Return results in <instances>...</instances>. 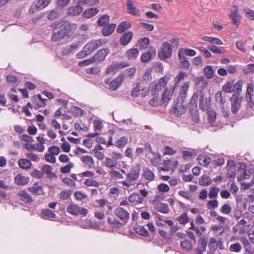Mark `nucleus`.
Returning a JSON list of instances; mask_svg holds the SVG:
<instances>
[{"mask_svg":"<svg viewBox=\"0 0 254 254\" xmlns=\"http://www.w3.org/2000/svg\"><path fill=\"white\" fill-rule=\"evenodd\" d=\"M50 27L53 30L51 41L57 42L66 37H69L77 28V24L71 23L68 20L60 19L55 21Z\"/></svg>","mask_w":254,"mask_h":254,"instance_id":"1","label":"nucleus"},{"mask_svg":"<svg viewBox=\"0 0 254 254\" xmlns=\"http://www.w3.org/2000/svg\"><path fill=\"white\" fill-rule=\"evenodd\" d=\"M104 43L105 42L102 41L101 39L96 40H92L83 47L82 51L79 52L77 54V58L78 59H82L84 58L94 51Z\"/></svg>","mask_w":254,"mask_h":254,"instance_id":"2","label":"nucleus"},{"mask_svg":"<svg viewBox=\"0 0 254 254\" xmlns=\"http://www.w3.org/2000/svg\"><path fill=\"white\" fill-rule=\"evenodd\" d=\"M198 97L197 93H194L189 104L187 105L189 106V113L191 115L192 120L195 124H197L199 122V116L197 104Z\"/></svg>","mask_w":254,"mask_h":254,"instance_id":"3","label":"nucleus"},{"mask_svg":"<svg viewBox=\"0 0 254 254\" xmlns=\"http://www.w3.org/2000/svg\"><path fill=\"white\" fill-rule=\"evenodd\" d=\"M172 55V49L170 44L167 42H164L158 51V56L160 60L164 61L166 59L170 58Z\"/></svg>","mask_w":254,"mask_h":254,"instance_id":"4","label":"nucleus"},{"mask_svg":"<svg viewBox=\"0 0 254 254\" xmlns=\"http://www.w3.org/2000/svg\"><path fill=\"white\" fill-rule=\"evenodd\" d=\"M231 101V111L234 114H236L240 107L243 101V97L239 96L238 93H234L230 98Z\"/></svg>","mask_w":254,"mask_h":254,"instance_id":"5","label":"nucleus"},{"mask_svg":"<svg viewBox=\"0 0 254 254\" xmlns=\"http://www.w3.org/2000/svg\"><path fill=\"white\" fill-rule=\"evenodd\" d=\"M52 0H38L33 3L29 9V12L34 14L35 12L43 9L48 6Z\"/></svg>","mask_w":254,"mask_h":254,"instance_id":"6","label":"nucleus"},{"mask_svg":"<svg viewBox=\"0 0 254 254\" xmlns=\"http://www.w3.org/2000/svg\"><path fill=\"white\" fill-rule=\"evenodd\" d=\"M75 5L68 7L66 14L68 16L75 17L79 15L83 11V7L80 5L79 0H74Z\"/></svg>","mask_w":254,"mask_h":254,"instance_id":"7","label":"nucleus"},{"mask_svg":"<svg viewBox=\"0 0 254 254\" xmlns=\"http://www.w3.org/2000/svg\"><path fill=\"white\" fill-rule=\"evenodd\" d=\"M187 108V104L175 101V104L172 109V112L178 117H181L186 112Z\"/></svg>","mask_w":254,"mask_h":254,"instance_id":"8","label":"nucleus"},{"mask_svg":"<svg viewBox=\"0 0 254 254\" xmlns=\"http://www.w3.org/2000/svg\"><path fill=\"white\" fill-rule=\"evenodd\" d=\"M189 82H185L183 85L181 87L179 92V95L176 101H179L181 103H184L185 100L187 97V92L189 87Z\"/></svg>","mask_w":254,"mask_h":254,"instance_id":"9","label":"nucleus"},{"mask_svg":"<svg viewBox=\"0 0 254 254\" xmlns=\"http://www.w3.org/2000/svg\"><path fill=\"white\" fill-rule=\"evenodd\" d=\"M115 214L125 223L128 222L129 218V213L123 208L118 207L114 210Z\"/></svg>","mask_w":254,"mask_h":254,"instance_id":"10","label":"nucleus"},{"mask_svg":"<svg viewBox=\"0 0 254 254\" xmlns=\"http://www.w3.org/2000/svg\"><path fill=\"white\" fill-rule=\"evenodd\" d=\"M207 238L206 237H201L198 242V247L194 249L196 254H203V252L205 251L207 245Z\"/></svg>","mask_w":254,"mask_h":254,"instance_id":"11","label":"nucleus"},{"mask_svg":"<svg viewBox=\"0 0 254 254\" xmlns=\"http://www.w3.org/2000/svg\"><path fill=\"white\" fill-rule=\"evenodd\" d=\"M140 169V165L137 164L132 166L127 174V177L131 180L135 181L138 179L139 176V171Z\"/></svg>","mask_w":254,"mask_h":254,"instance_id":"12","label":"nucleus"},{"mask_svg":"<svg viewBox=\"0 0 254 254\" xmlns=\"http://www.w3.org/2000/svg\"><path fill=\"white\" fill-rule=\"evenodd\" d=\"M176 90V85H174L170 90L165 89L162 96V101L166 104L172 99L173 94Z\"/></svg>","mask_w":254,"mask_h":254,"instance_id":"13","label":"nucleus"},{"mask_svg":"<svg viewBox=\"0 0 254 254\" xmlns=\"http://www.w3.org/2000/svg\"><path fill=\"white\" fill-rule=\"evenodd\" d=\"M156 55V49L151 47L149 50L143 53L140 58V61L142 63L148 62L153 57Z\"/></svg>","mask_w":254,"mask_h":254,"instance_id":"14","label":"nucleus"},{"mask_svg":"<svg viewBox=\"0 0 254 254\" xmlns=\"http://www.w3.org/2000/svg\"><path fill=\"white\" fill-rule=\"evenodd\" d=\"M133 0H127L126 5L128 13L137 16L140 15V11L139 9L133 6Z\"/></svg>","mask_w":254,"mask_h":254,"instance_id":"15","label":"nucleus"},{"mask_svg":"<svg viewBox=\"0 0 254 254\" xmlns=\"http://www.w3.org/2000/svg\"><path fill=\"white\" fill-rule=\"evenodd\" d=\"M133 34L131 31L124 33L120 38L119 42L121 45H127L132 40Z\"/></svg>","mask_w":254,"mask_h":254,"instance_id":"16","label":"nucleus"},{"mask_svg":"<svg viewBox=\"0 0 254 254\" xmlns=\"http://www.w3.org/2000/svg\"><path fill=\"white\" fill-rule=\"evenodd\" d=\"M110 52V50L108 48L103 49L99 50L97 53L93 56L95 58V61L99 62H102L104 60L106 56Z\"/></svg>","mask_w":254,"mask_h":254,"instance_id":"17","label":"nucleus"},{"mask_svg":"<svg viewBox=\"0 0 254 254\" xmlns=\"http://www.w3.org/2000/svg\"><path fill=\"white\" fill-rule=\"evenodd\" d=\"M196 52L195 50L193 49H190L189 48H181L179 50L178 52V58L181 59V57H183V56H185L186 55L189 56H193L195 55Z\"/></svg>","mask_w":254,"mask_h":254,"instance_id":"18","label":"nucleus"},{"mask_svg":"<svg viewBox=\"0 0 254 254\" xmlns=\"http://www.w3.org/2000/svg\"><path fill=\"white\" fill-rule=\"evenodd\" d=\"M99 11L96 7L90 8L82 12V16L85 18H90L97 14Z\"/></svg>","mask_w":254,"mask_h":254,"instance_id":"19","label":"nucleus"},{"mask_svg":"<svg viewBox=\"0 0 254 254\" xmlns=\"http://www.w3.org/2000/svg\"><path fill=\"white\" fill-rule=\"evenodd\" d=\"M122 74H119L114 80H112V91L117 90L120 87L124 81Z\"/></svg>","mask_w":254,"mask_h":254,"instance_id":"20","label":"nucleus"},{"mask_svg":"<svg viewBox=\"0 0 254 254\" xmlns=\"http://www.w3.org/2000/svg\"><path fill=\"white\" fill-rule=\"evenodd\" d=\"M15 183L18 186L27 185L29 182V178L23 176L21 174H18L14 178Z\"/></svg>","mask_w":254,"mask_h":254,"instance_id":"21","label":"nucleus"},{"mask_svg":"<svg viewBox=\"0 0 254 254\" xmlns=\"http://www.w3.org/2000/svg\"><path fill=\"white\" fill-rule=\"evenodd\" d=\"M131 27V24L130 22L124 21L118 25L117 28V32L120 34L123 33L126 30L130 28Z\"/></svg>","mask_w":254,"mask_h":254,"instance_id":"22","label":"nucleus"},{"mask_svg":"<svg viewBox=\"0 0 254 254\" xmlns=\"http://www.w3.org/2000/svg\"><path fill=\"white\" fill-rule=\"evenodd\" d=\"M197 160L200 165L206 167L211 162V158L208 156L204 154L198 155Z\"/></svg>","mask_w":254,"mask_h":254,"instance_id":"23","label":"nucleus"},{"mask_svg":"<svg viewBox=\"0 0 254 254\" xmlns=\"http://www.w3.org/2000/svg\"><path fill=\"white\" fill-rule=\"evenodd\" d=\"M133 229L138 234L147 237L149 236V233L148 230L144 228V226H134L133 227Z\"/></svg>","mask_w":254,"mask_h":254,"instance_id":"24","label":"nucleus"},{"mask_svg":"<svg viewBox=\"0 0 254 254\" xmlns=\"http://www.w3.org/2000/svg\"><path fill=\"white\" fill-rule=\"evenodd\" d=\"M203 73L206 78L212 79L214 75V70L211 65H206L203 69Z\"/></svg>","mask_w":254,"mask_h":254,"instance_id":"25","label":"nucleus"},{"mask_svg":"<svg viewBox=\"0 0 254 254\" xmlns=\"http://www.w3.org/2000/svg\"><path fill=\"white\" fill-rule=\"evenodd\" d=\"M149 42L150 40L147 37L141 38L138 41L136 46L138 47L140 50H142L148 47Z\"/></svg>","mask_w":254,"mask_h":254,"instance_id":"26","label":"nucleus"},{"mask_svg":"<svg viewBox=\"0 0 254 254\" xmlns=\"http://www.w3.org/2000/svg\"><path fill=\"white\" fill-rule=\"evenodd\" d=\"M18 195L20 196L21 199L26 203L32 201V197L25 190H20L18 193Z\"/></svg>","mask_w":254,"mask_h":254,"instance_id":"27","label":"nucleus"},{"mask_svg":"<svg viewBox=\"0 0 254 254\" xmlns=\"http://www.w3.org/2000/svg\"><path fill=\"white\" fill-rule=\"evenodd\" d=\"M129 65V63L125 61H122L118 63H114L112 64V72H116L117 70L122 69L128 66Z\"/></svg>","mask_w":254,"mask_h":254,"instance_id":"28","label":"nucleus"},{"mask_svg":"<svg viewBox=\"0 0 254 254\" xmlns=\"http://www.w3.org/2000/svg\"><path fill=\"white\" fill-rule=\"evenodd\" d=\"M136 70V69L135 67H132L126 69L123 72L120 73V74H123L124 79L125 77L132 78L134 77Z\"/></svg>","mask_w":254,"mask_h":254,"instance_id":"29","label":"nucleus"},{"mask_svg":"<svg viewBox=\"0 0 254 254\" xmlns=\"http://www.w3.org/2000/svg\"><path fill=\"white\" fill-rule=\"evenodd\" d=\"M60 16L58 9L56 8L53 10H49L47 11V19L48 20H53L57 19Z\"/></svg>","mask_w":254,"mask_h":254,"instance_id":"30","label":"nucleus"},{"mask_svg":"<svg viewBox=\"0 0 254 254\" xmlns=\"http://www.w3.org/2000/svg\"><path fill=\"white\" fill-rule=\"evenodd\" d=\"M230 16L233 21V24L238 26L239 25L240 23V16L238 12L237 7H236V9H235L230 14Z\"/></svg>","mask_w":254,"mask_h":254,"instance_id":"31","label":"nucleus"},{"mask_svg":"<svg viewBox=\"0 0 254 254\" xmlns=\"http://www.w3.org/2000/svg\"><path fill=\"white\" fill-rule=\"evenodd\" d=\"M139 54L138 50L137 48H132L128 50L126 53V56L129 60L136 59Z\"/></svg>","mask_w":254,"mask_h":254,"instance_id":"32","label":"nucleus"},{"mask_svg":"<svg viewBox=\"0 0 254 254\" xmlns=\"http://www.w3.org/2000/svg\"><path fill=\"white\" fill-rule=\"evenodd\" d=\"M155 209L157 211L164 214L168 213L170 211L168 205L164 203H159L157 204L156 206Z\"/></svg>","mask_w":254,"mask_h":254,"instance_id":"33","label":"nucleus"},{"mask_svg":"<svg viewBox=\"0 0 254 254\" xmlns=\"http://www.w3.org/2000/svg\"><path fill=\"white\" fill-rule=\"evenodd\" d=\"M19 167L24 169H28L31 168L32 163L31 161L27 159H21L18 161Z\"/></svg>","mask_w":254,"mask_h":254,"instance_id":"34","label":"nucleus"},{"mask_svg":"<svg viewBox=\"0 0 254 254\" xmlns=\"http://www.w3.org/2000/svg\"><path fill=\"white\" fill-rule=\"evenodd\" d=\"M68 112L71 113L74 117L82 116L84 113L83 110L77 106H73Z\"/></svg>","mask_w":254,"mask_h":254,"instance_id":"35","label":"nucleus"},{"mask_svg":"<svg viewBox=\"0 0 254 254\" xmlns=\"http://www.w3.org/2000/svg\"><path fill=\"white\" fill-rule=\"evenodd\" d=\"M202 39L205 41L208 42L211 44H214L218 45H221L223 44V42L217 38L204 36Z\"/></svg>","mask_w":254,"mask_h":254,"instance_id":"36","label":"nucleus"},{"mask_svg":"<svg viewBox=\"0 0 254 254\" xmlns=\"http://www.w3.org/2000/svg\"><path fill=\"white\" fill-rule=\"evenodd\" d=\"M67 211L74 215H77L80 212V208L76 205L71 204L67 206Z\"/></svg>","mask_w":254,"mask_h":254,"instance_id":"37","label":"nucleus"},{"mask_svg":"<svg viewBox=\"0 0 254 254\" xmlns=\"http://www.w3.org/2000/svg\"><path fill=\"white\" fill-rule=\"evenodd\" d=\"M110 16L105 14L100 17L97 20V23L100 26H104L109 22Z\"/></svg>","mask_w":254,"mask_h":254,"instance_id":"38","label":"nucleus"},{"mask_svg":"<svg viewBox=\"0 0 254 254\" xmlns=\"http://www.w3.org/2000/svg\"><path fill=\"white\" fill-rule=\"evenodd\" d=\"M212 183V181L210 177L206 175H203L202 176L199 180V184L202 186H208Z\"/></svg>","mask_w":254,"mask_h":254,"instance_id":"39","label":"nucleus"},{"mask_svg":"<svg viewBox=\"0 0 254 254\" xmlns=\"http://www.w3.org/2000/svg\"><path fill=\"white\" fill-rule=\"evenodd\" d=\"M81 161L88 165L89 168H92L94 166V163L92 157L89 155H85L81 157Z\"/></svg>","mask_w":254,"mask_h":254,"instance_id":"40","label":"nucleus"},{"mask_svg":"<svg viewBox=\"0 0 254 254\" xmlns=\"http://www.w3.org/2000/svg\"><path fill=\"white\" fill-rule=\"evenodd\" d=\"M72 193L73 191L72 190H63L61 191L59 197L62 200L67 199L70 198Z\"/></svg>","mask_w":254,"mask_h":254,"instance_id":"41","label":"nucleus"},{"mask_svg":"<svg viewBox=\"0 0 254 254\" xmlns=\"http://www.w3.org/2000/svg\"><path fill=\"white\" fill-rule=\"evenodd\" d=\"M181 58V59H179L181 63L180 67L181 68L189 69L190 67V63L189 61L187 60L186 56H183V57Z\"/></svg>","mask_w":254,"mask_h":254,"instance_id":"42","label":"nucleus"},{"mask_svg":"<svg viewBox=\"0 0 254 254\" xmlns=\"http://www.w3.org/2000/svg\"><path fill=\"white\" fill-rule=\"evenodd\" d=\"M234 81H227L222 87V90L226 93H231L234 91Z\"/></svg>","mask_w":254,"mask_h":254,"instance_id":"43","label":"nucleus"},{"mask_svg":"<svg viewBox=\"0 0 254 254\" xmlns=\"http://www.w3.org/2000/svg\"><path fill=\"white\" fill-rule=\"evenodd\" d=\"M143 175L147 181H151L154 179L155 176L153 172L148 168L144 170Z\"/></svg>","mask_w":254,"mask_h":254,"instance_id":"44","label":"nucleus"},{"mask_svg":"<svg viewBox=\"0 0 254 254\" xmlns=\"http://www.w3.org/2000/svg\"><path fill=\"white\" fill-rule=\"evenodd\" d=\"M28 190L32 193H36L38 195H41L44 193L43 188L42 186L37 187H31L28 188Z\"/></svg>","mask_w":254,"mask_h":254,"instance_id":"45","label":"nucleus"},{"mask_svg":"<svg viewBox=\"0 0 254 254\" xmlns=\"http://www.w3.org/2000/svg\"><path fill=\"white\" fill-rule=\"evenodd\" d=\"M127 137L124 136L118 140L115 145L118 148H123L127 144Z\"/></svg>","mask_w":254,"mask_h":254,"instance_id":"46","label":"nucleus"},{"mask_svg":"<svg viewBox=\"0 0 254 254\" xmlns=\"http://www.w3.org/2000/svg\"><path fill=\"white\" fill-rule=\"evenodd\" d=\"M41 214L49 218H55L56 217L54 212L48 208L43 209Z\"/></svg>","mask_w":254,"mask_h":254,"instance_id":"47","label":"nucleus"},{"mask_svg":"<svg viewBox=\"0 0 254 254\" xmlns=\"http://www.w3.org/2000/svg\"><path fill=\"white\" fill-rule=\"evenodd\" d=\"M81 45V42L78 41L76 43H73L71 44L69 47H66L65 50L66 51L67 54L73 52V50L77 49Z\"/></svg>","mask_w":254,"mask_h":254,"instance_id":"48","label":"nucleus"},{"mask_svg":"<svg viewBox=\"0 0 254 254\" xmlns=\"http://www.w3.org/2000/svg\"><path fill=\"white\" fill-rule=\"evenodd\" d=\"M219 191V189L216 187H211L210 191L208 193V196L210 198L213 199L217 196L218 192Z\"/></svg>","mask_w":254,"mask_h":254,"instance_id":"49","label":"nucleus"},{"mask_svg":"<svg viewBox=\"0 0 254 254\" xmlns=\"http://www.w3.org/2000/svg\"><path fill=\"white\" fill-rule=\"evenodd\" d=\"M181 247L183 249L188 251L191 250L192 248L191 242L186 239L181 242Z\"/></svg>","mask_w":254,"mask_h":254,"instance_id":"50","label":"nucleus"},{"mask_svg":"<svg viewBox=\"0 0 254 254\" xmlns=\"http://www.w3.org/2000/svg\"><path fill=\"white\" fill-rule=\"evenodd\" d=\"M209 250L208 251L215 252L217 249V245L216 244V240L214 238H211L209 240V243L208 244Z\"/></svg>","mask_w":254,"mask_h":254,"instance_id":"51","label":"nucleus"},{"mask_svg":"<svg viewBox=\"0 0 254 254\" xmlns=\"http://www.w3.org/2000/svg\"><path fill=\"white\" fill-rule=\"evenodd\" d=\"M74 166V164L72 162H69L68 164L60 168L61 172L63 174L69 173L70 170Z\"/></svg>","mask_w":254,"mask_h":254,"instance_id":"52","label":"nucleus"},{"mask_svg":"<svg viewBox=\"0 0 254 254\" xmlns=\"http://www.w3.org/2000/svg\"><path fill=\"white\" fill-rule=\"evenodd\" d=\"M195 83L197 85L201 84L202 88L204 89L206 87L208 82L203 76H201L195 79Z\"/></svg>","mask_w":254,"mask_h":254,"instance_id":"53","label":"nucleus"},{"mask_svg":"<svg viewBox=\"0 0 254 254\" xmlns=\"http://www.w3.org/2000/svg\"><path fill=\"white\" fill-rule=\"evenodd\" d=\"M176 219L182 224H185L189 221V218L188 217L186 213H184L178 217Z\"/></svg>","mask_w":254,"mask_h":254,"instance_id":"54","label":"nucleus"},{"mask_svg":"<svg viewBox=\"0 0 254 254\" xmlns=\"http://www.w3.org/2000/svg\"><path fill=\"white\" fill-rule=\"evenodd\" d=\"M208 119L209 122L212 124L214 122L216 118V112L213 110H209L207 111Z\"/></svg>","mask_w":254,"mask_h":254,"instance_id":"55","label":"nucleus"},{"mask_svg":"<svg viewBox=\"0 0 254 254\" xmlns=\"http://www.w3.org/2000/svg\"><path fill=\"white\" fill-rule=\"evenodd\" d=\"M84 184L87 186L98 187L99 185V183L93 178L86 179Z\"/></svg>","mask_w":254,"mask_h":254,"instance_id":"56","label":"nucleus"},{"mask_svg":"<svg viewBox=\"0 0 254 254\" xmlns=\"http://www.w3.org/2000/svg\"><path fill=\"white\" fill-rule=\"evenodd\" d=\"M242 248L241 244L237 242L231 245L229 250L231 252H239L242 250Z\"/></svg>","mask_w":254,"mask_h":254,"instance_id":"57","label":"nucleus"},{"mask_svg":"<svg viewBox=\"0 0 254 254\" xmlns=\"http://www.w3.org/2000/svg\"><path fill=\"white\" fill-rule=\"evenodd\" d=\"M95 62H96L95 60V58L92 57L91 58L86 59L79 62L78 64L80 66H85Z\"/></svg>","mask_w":254,"mask_h":254,"instance_id":"58","label":"nucleus"},{"mask_svg":"<svg viewBox=\"0 0 254 254\" xmlns=\"http://www.w3.org/2000/svg\"><path fill=\"white\" fill-rule=\"evenodd\" d=\"M100 71V69L97 67H92L91 68H87L86 73L88 74H97Z\"/></svg>","mask_w":254,"mask_h":254,"instance_id":"59","label":"nucleus"},{"mask_svg":"<svg viewBox=\"0 0 254 254\" xmlns=\"http://www.w3.org/2000/svg\"><path fill=\"white\" fill-rule=\"evenodd\" d=\"M187 73L181 71L177 74L176 77L175 78V81L176 84H178L184 78L187 76Z\"/></svg>","mask_w":254,"mask_h":254,"instance_id":"60","label":"nucleus"},{"mask_svg":"<svg viewBox=\"0 0 254 254\" xmlns=\"http://www.w3.org/2000/svg\"><path fill=\"white\" fill-rule=\"evenodd\" d=\"M208 49L213 53L223 54L224 52L218 47L215 45H210L208 46Z\"/></svg>","mask_w":254,"mask_h":254,"instance_id":"61","label":"nucleus"},{"mask_svg":"<svg viewBox=\"0 0 254 254\" xmlns=\"http://www.w3.org/2000/svg\"><path fill=\"white\" fill-rule=\"evenodd\" d=\"M159 191L163 192H168L170 190L169 186L165 183H161L157 187Z\"/></svg>","mask_w":254,"mask_h":254,"instance_id":"62","label":"nucleus"},{"mask_svg":"<svg viewBox=\"0 0 254 254\" xmlns=\"http://www.w3.org/2000/svg\"><path fill=\"white\" fill-rule=\"evenodd\" d=\"M151 70L148 68L146 69L142 77V80L144 81H146V82H147L151 80Z\"/></svg>","mask_w":254,"mask_h":254,"instance_id":"63","label":"nucleus"},{"mask_svg":"<svg viewBox=\"0 0 254 254\" xmlns=\"http://www.w3.org/2000/svg\"><path fill=\"white\" fill-rule=\"evenodd\" d=\"M48 151L52 154L58 155L60 152V148L57 146H52L48 149Z\"/></svg>","mask_w":254,"mask_h":254,"instance_id":"64","label":"nucleus"}]
</instances>
